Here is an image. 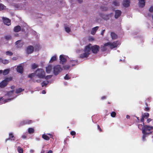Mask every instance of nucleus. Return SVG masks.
Masks as SVG:
<instances>
[{
  "mask_svg": "<svg viewBox=\"0 0 153 153\" xmlns=\"http://www.w3.org/2000/svg\"><path fill=\"white\" fill-rule=\"evenodd\" d=\"M15 88V86H14V85L12 86L11 87V88L12 89H14Z\"/></svg>",
  "mask_w": 153,
  "mask_h": 153,
  "instance_id": "obj_54",
  "label": "nucleus"
},
{
  "mask_svg": "<svg viewBox=\"0 0 153 153\" xmlns=\"http://www.w3.org/2000/svg\"><path fill=\"white\" fill-rule=\"evenodd\" d=\"M53 67L51 65H48L46 67V71L47 73L50 74L53 72Z\"/></svg>",
  "mask_w": 153,
  "mask_h": 153,
  "instance_id": "obj_7",
  "label": "nucleus"
},
{
  "mask_svg": "<svg viewBox=\"0 0 153 153\" xmlns=\"http://www.w3.org/2000/svg\"><path fill=\"white\" fill-rule=\"evenodd\" d=\"M5 53L6 55L10 56H12L13 55V53L10 51H6Z\"/></svg>",
  "mask_w": 153,
  "mask_h": 153,
  "instance_id": "obj_32",
  "label": "nucleus"
},
{
  "mask_svg": "<svg viewBox=\"0 0 153 153\" xmlns=\"http://www.w3.org/2000/svg\"><path fill=\"white\" fill-rule=\"evenodd\" d=\"M21 26L18 25L14 27L13 31L15 32H18L21 30Z\"/></svg>",
  "mask_w": 153,
  "mask_h": 153,
  "instance_id": "obj_18",
  "label": "nucleus"
},
{
  "mask_svg": "<svg viewBox=\"0 0 153 153\" xmlns=\"http://www.w3.org/2000/svg\"><path fill=\"white\" fill-rule=\"evenodd\" d=\"M119 1L118 0H116L114 1L113 2V4L115 6H118L119 4Z\"/></svg>",
  "mask_w": 153,
  "mask_h": 153,
  "instance_id": "obj_29",
  "label": "nucleus"
},
{
  "mask_svg": "<svg viewBox=\"0 0 153 153\" xmlns=\"http://www.w3.org/2000/svg\"><path fill=\"white\" fill-rule=\"evenodd\" d=\"M17 71L21 74L23 73L24 71L23 67L21 65V64H20L18 65L16 68Z\"/></svg>",
  "mask_w": 153,
  "mask_h": 153,
  "instance_id": "obj_13",
  "label": "nucleus"
},
{
  "mask_svg": "<svg viewBox=\"0 0 153 153\" xmlns=\"http://www.w3.org/2000/svg\"><path fill=\"white\" fill-rule=\"evenodd\" d=\"M149 11L150 12L153 11V7H152L149 8Z\"/></svg>",
  "mask_w": 153,
  "mask_h": 153,
  "instance_id": "obj_47",
  "label": "nucleus"
},
{
  "mask_svg": "<svg viewBox=\"0 0 153 153\" xmlns=\"http://www.w3.org/2000/svg\"><path fill=\"white\" fill-rule=\"evenodd\" d=\"M22 137L24 139H26V138L27 137L25 135H23L22 136Z\"/></svg>",
  "mask_w": 153,
  "mask_h": 153,
  "instance_id": "obj_50",
  "label": "nucleus"
},
{
  "mask_svg": "<svg viewBox=\"0 0 153 153\" xmlns=\"http://www.w3.org/2000/svg\"><path fill=\"white\" fill-rule=\"evenodd\" d=\"M47 153H52V151L51 150H49Z\"/></svg>",
  "mask_w": 153,
  "mask_h": 153,
  "instance_id": "obj_59",
  "label": "nucleus"
},
{
  "mask_svg": "<svg viewBox=\"0 0 153 153\" xmlns=\"http://www.w3.org/2000/svg\"><path fill=\"white\" fill-rule=\"evenodd\" d=\"M71 67L70 65H66L64 66L63 67L65 70H68Z\"/></svg>",
  "mask_w": 153,
  "mask_h": 153,
  "instance_id": "obj_35",
  "label": "nucleus"
},
{
  "mask_svg": "<svg viewBox=\"0 0 153 153\" xmlns=\"http://www.w3.org/2000/svg\"><path fill=\"white\" fill-rule=\"evenodd\" d=\"M99 48L98 45H95L92 47L91 44H89L85 47L83 52L80 54L79 57L82 58L88 57L91 53V49L93 53H96L99 51Z\"/></svg>",
  "mask_w": 153,
  "mask_h": 153,
  "instance_id": "obj_1",
  "label": "nucleus"
},
{
  "mask_svg": "<svg viewBox=\"0 0 153 153\" xmlns=\"http://www.w3.org/2000/svg\"><path fill=\"white\" fill-rule=\"evenodd\" d=\"M142 133L143 134L142 139L143 141L145 140V138L147 137V135L149 134L148 133H146L145 132L144 130L142 131Z\"/></svg>",
  "mask_w": 153,
  "mask_h": 153,
  "instance_id": "obj_22",
  "label": "nucleus"
},
{
  "mask_svg": "<svg viewBox=\"0 0 153 153\" xmlns=\"http://www.w3.org/2000/svg\"><path fill=\"white\" fill-rule=\"evenodd\" d=\"M10 71V69H7L4 70L3 72V74L4 75H5L8 74Z\"/></svg>",
  "mask_w": 153,
  "mask_h": 153,
  "instance_id": "obj_25",
  "label": "nucleus"
},
{
  "mask_svg": "<svg viewBox=\"0 0 153 153\" xmlns=\"http://www.w3.org/2000/svg\"><path fill=\"white\" fill-rule=\"evenodd\" d=\"M46 93V91L45 90H43L42 91V93L43 94H45Z\"/></svg>",
  "mask_w": 153,
  "mask_h": 153,
  "instance_id": "obj_51",
  "label": "nucleus"
},
{
  "mask_svg": "<svg viewBox=\"0 0 153 153\" xmlns=\"http://www.w3.org/2000/svg\"><path fill=\"white\" fill-rule=\"evenodd\" d=\"M57 59V55L55 54L51 58V59L49 61V63H52L53 62L56 61Z\"/></svg>",
  "mask_w": 153,
  "mask_h": 153,
  "instance_id": "obj_16",
  "label": "nucleus"
},
{
  "mask_svg": "<svg viewBox=\"0 0 153 153\" xmlns=\"http://www.w3.org/2000/svg\"><path fill=\"white\" fill-rule=\"evenodd\" d=\"M130 117V116L128 115H127L126 116V118H127V119H129V118Z\"/></svg>",
  "mask_w": 153,
  "mask_h": 153,
  "instance_id": "obj_55",
  "label": "nucleus"
},
{
  "mask_svg": "<svg viewBox=\"0 0 153 153\" xmlns=\"http://www.w3.org/2000/svg\"><path fill=\"white\" fill-rule=\"evenodd\" d=\"M99 27L98 26H96L94 27L93 28L91 31V34L92 35H94L96 33L97 30L98 28Z\"/></svg>",
  "mask_w": 153,
  "mask_h": 153,
  "instance_id": "obj_21",
  "label": "nucleus"
},
{
  "mask_svg": "<svg viewBox=\"0 0 153 153\" xmlns=\"http://www.w3.org/2000/svg\"><path fill=\"white\" fill-rule=\"evenodd\" d=\"M77 61L76 60H71L70 62V64H71L70 65L71 66H73L75 65Z\"/></svg>",
  "mask_w": 153,
  "mask_h": 153,
  "instance_id": "obj_28",
  "label": "nucleus"
},
{
  "mask_svg": "<svg viewBox=\"0 0 153 153\" xmlns=\"http://www.w3.org/2000/svg\"><path fill=\"white\" fill-rule=\"evenodd\" d=\"M111 37L113 39H115L117 38V35L114 33L111 32Z\"/></svg>",
  "mask_w": 153,
  "mask_h": 153,
  "instance_id": "obj_24",
  "label": "nucleus"
},
{
  "mask_svg": "<svg viewBox=\"0 0 153 153\" xmlns=\"http://www.w3.org/2000/svg\"><path fill=\"white\" fill-rule=\"evenodd\" d=\"M42 137L43 139L47 140H48L49 139V137L45 134H43Z\"/></svg>",
  "mask_w": 153,
  "mask_h": 153,
  "instance_id": "obj_26",
  "label": "nucleus"
},
{
  "mask_svg": "<svg viewBox=\"0 0 153 153\" xmlns=\"http://www.w3.org/2000/svg\"><path fill=\"white\" fill-rule=\"evenodd\" d=\"M120 44V42L118 41H115L113 43L108 42L105 43L102 47V50L103 51H105L108 48V47H109L110 48L112 49L117 47Z\"/></svg>",
  "mask_w": 153,
  "mask_h": 153,
  "instance_id": "obj_2",
  "label": "nucleus"
},
{
  "mask_svg": "<svg viewBox=\"0 0 153 153\" xmlns=\"http://www.w3.org/2000/svg\"><path fill=\"white\" fill-rule=\"evenodd\" d=\"M21 40H19L16 42L15 45H17L16 47L17 48H21L22 47L23 43L21 42Z\"/></svg>",
  "mask_w": 153,
  "mask_h": 153,
  "instance_id": "obj_15",
  "label": "nucleus"
},
{
  "mask_svg": "<svg viewBox=\"0 0 153 153\" xmlns=\"http://www.w3.org/2000/svg\"><path fill=\"white\" fill-rule=\"evenodd\" d=\"M12 59L13 60H16L17 59L16 57H13L12 58Z\"/></svg>",
  "mask_w": 153,
  "mask_h": 153,
  "instance_id": "obj_52",
  "label": "nucleus"
},
{
  "mask_svg": "<svg viewBox=\"0 0 153 153\" xmlns=\"http://www.w3.org/2000/svg\"><path fill=\"white\" fill-rule=\"evenodd\" d=\"M143 116L144 117H149V114L148 113H144V114L143 115Z\"/></svg>",
  "mask_w": 153,
  "mask_h": 153,
  "instance_id": "obj_38",
  "label": "nucleus"
},
{
  "mask_svg": "<svg viewBox=\"0 0 153 153\" xmlns=\"http://www.w3.org/2000/svg\"><path fill=\"white\" fill-rule=\"evenodd\" d=\"M12 80V78L11 77H6L4 79L0 82V88H3L5 87L8 84V82Z\"/></svg>",
  "mask_w": 153,
  "mask_h": 153,
  "instance_id": "obj_4",
  "label": "nucleus"
},
{
  "mask_svg": "<svg viewBox=\"0 0 153 153\" xmlns=\"http://www.w3.org/2000/svg\"><path fill=\"white\" fill-rule=\"evenodd\" d=\"M64 79L66 80H68L69 79L70 77L69 76H68V75H66L65 77H64Z\"/></svg>",
  "mask_w": 153,
  "mask_h": 153,
  "instance_id": "obj_44",
  "label": "nucleus"
},
{
  "mask_svg": "<svg viewBox=\"0 0 153 153\" xmlns=\"http://www.w3.org/2000/svg\"><path fill=\"white\" fill-rule=\"evenodd\" d=\"M145 0H139V5L140 7H143L145 5Z\"/></svg>",
  "mask_w": 153,
  "mask_h": 153,
  "instance_id": "obj_20",
  "label": "nucleus"
},
{
  "mask_svg": "<svg viewBox=\"0 0 153 153\" xmlns=\"http://www.w3.org/2000/svg\"><path fill=\"white\" fill-rule=\"evenodd\" d=\"M104 31H105V30H103L102 31V33H101V34H102V35H103V33H104Z\"/></svg>",
  "mask_w": 153,
  "mask_h": 153,
  "instance_id": "obj_64",
  "label": "nucleus"
},
{
  "mask_svg": "<svg viewBox=\"0 0 153 153\" xmlns=\"http://www.w3.org/2000/svg\"><path fill=\"white\" fill-rule=\"evenodd\" d=\"M138 128H139L142 130L143 131V128H144V126H143L142 124H139L138 125Z\"/></svg>",
  "mask_w": 153,
  "mask_h": 153,
  "instance_id": "obj_40",
  "label": "nucleus"
},
{
  "mask_svg": "<svg viewBox=\"0 0 153 153\" xmlns=\"http://www.w3.org/2000/svg\"><path fill=\"white\" fill-rule=\"evenodd\" d=\"M9 61L7 59H2V63L4 64H6L8 63Z\"/></svg>",
  "mask_w": 153,
  "mask_h": 153,
  "instance_id": "obj_34",
  "label": "nucleus"
},
{
  "mask_svg": "<svg viewBox=\"0 0 153 153\" xmlns=\"http://www.w3.org/2000/svg\"><path fill=\"white\" fill-rule=\"evenodd\" d=\"M2 73H3V71L2 70H0V74H1Z\"/></svg>",
  "mask_w": 153,
  "mask_h": 153,
  "instance_id": "obj_63",
  "label": "nucleus"
},
{
  "mask_svg": "<svg viewBox=\"0 0 153 153\" xmlns=\"http://www.w3.org/2000/svg\"><path fill=\"white\" fill-rule=\"evenodd\" d=\"M5 6L1 4H0V11L3 10L4 9Z\"/></svg>",
  "mask_w": 153,
  "mask_h": 153,
  "instance_id": "obj_36",
  "label": "nucleus"
},
{
  "mask_svg": "<svg viewBox=\"0 0 153 153\" xmlns=\"http://www.w3.org/2000/svg\"><path fill=\"white\" fill-rule=\"evenodd\" d=\"M62 70L60 65H56L53 67V72L56 75L58 74Z\"/></svg>",
  "mask_w": 153,
  "mask_h": 153,
  "instance_id": "obj_5",
  "label": "nucleus"
},
{
  "mask_svg": "<svg viewBox=\"0 0 153 153\" xmlns=\"http://www.w3.org/2000/svg\"><path fill=\"white\" fill-rule=\"evenodd\" d=\"M33 121L31 120L26 119L21 121L19 124V126H21L26 125H30L32 123Z\"/></svg>",
  "mask_w": 153,
  "mask_h": 153,
  "instance_id": "obj_6",
  "label": "nucleus"
},
{
  "mask_svg": "<svg viewBox=\"0 0 153 153\" xmlns=\"http://www.w3.org/2000/svg\"><path fill=\"white\" fill-rule=\"evenodd\" d=\"M38 69L33 73H31L28 75V77L30 78L34 82H38Z\"/></svg>",
  "mask_w": 153,
  "mask_h": 153,
  "instance_id": "obj_3",
  "label": "nucleus"
},
{
  "mask_svg": "<svg viewBox=\"0 0 153 153\" xmlns=\"http://www.w3.org/2000/svg\"><path fill=\"white\" fill-rule=\"evenodd\" d=\"M144 117H143V116H142V118L141 119V121L143 122V124H144L143 121L144 120Z\"/></svg>",
  "mask_w": 153,
  "mask_h": 153,
  "instance_id": "obj_46",
  "label": "nucleus"
},
{
  "mask_svg": "<svg viewBox=\"0 0 153 153\" xmlns=\"http://www.w3.org/2000/svg\"><path fill=\"white\" fill-rule=\"evenodd\" d=\"M116 115V113L115 112H112L111 113V116L113 117H114Z\"/></svg>",
  "mask_w": 153,
  "mask_h": 153,
  "instance_id": "obj_41",
  "label": "nucleus"
},
{
  "mask_svg": "<svg viewBox=\"0 0 153 153\" xmlns=\"http://www.w3.org/2000/svg\"><path fill=\"white\" fill-rule=\"evenodd\" d=\"M17 150L19 153H23V149L20 146H18L17 147Z\"/></svg>",
  "mask_w": 153,
  "mask_h": 153,
  "instance_id": "obj_31",
  "label": "nucleus"
},
{
  "mask_svg": "<svg viewBox=\"0 0 153 153\" xmlns=\"http://www.w3.org/2000/svg\"><path fill=\"white\" fill-rule=\"evenodd\" d=\"M12 99H7L6 100H4V103H5V102H7L10 101V100H11Z\"/></svg>",
  "mask_w": 153,
  "mask_h": 153,
  "instance_id": "obj_43",
  "label": "nucleus"
},
{
  "mask_svg": "<svg viewBox=\"0 0 153 153\" xmlns=\"http://www.w3.org/2000/svg\"><path fill=\"white\" fill-rule=\"evenodd\" d=\"M121 14V11L117 10L115 11V18L117 19L119 17Z\"/></svg>",
  "mask_w": 153,
  "mask_h": 153,
  "instance_id": "obj_19",
  "label": "nucleus"
},
{
  "mask_svg": "<svg viewBox=\"0 0 153 153\" xmlns=\"http://www.w3.org/2000/svg\"><path fill=\"white\" fill-rule=\"evenodd\" d=\"M71 134L72 135H74L75 134L76 132L74 131H72L71 132Z\"/></svg>",
  "mask_w": 153,
  "mask_h": 153,
  "instance_id": "obj_45",
  "label": "nucleus"
},
{
  "mask_svg": "<svg viewBox=\"0 0 153 153\" xmlns=\"http://www.w3.org/2000/svg\"><path fill=\"white\" fill-rule=\"evenodd\" d=\"M88 39L89 41H92L94 40V38L92 37H89Z\"/></svg>",
  "mask_w": 153,
  "mask_h": 153,
  "instance_id": "obj_48",
  "label": "nucleus"
},
{
  "mask_svg": "<svg viewBox=\"0 0 153 153\" xmlns=\"http://www.w3.org/2000/svg\"><path fill=\"white\" fill-rule=\"evenodd\" d=\"M16 137L14 136L13 134L12 133H10L9 134V137L6 139L5 140V141L6 142H7L8 140L14 141Z\"/></svg>",
  "mask_w": 153,
  "mask_h": 153,
  "instance_id": "obj_10",
  "label": "nucleus"
},
{
  "mask_svg": "<svg viewBox=\"0 0 153 153\" xmlns=\"http://www.w3.org/2000/svg\"><path fill=\"white\" fill-rule=\"evenodd\" d=\"M3 22L5 25L8 26H9L10 25L11 21L9 19L3 17Z\"/></svg>",
  "mask_w": 153,
  "mask_h": 153,
  "instance_id": "obj_14",
  "label": "nucleus"
},
{
  "mask_svg": "<svg viewBox=\"0 0 153 153\" xmlns=\"http://www.w3.org/2000/svg\"><path fill=\"white\" fill-rule=\"evenodd\" d=\"M13 91H14L13 90V91H10V92H8L7 94L8 95H9V94H10V93H13Z\"/></svg>",
  "mask_w": 153,
  "mask_h": 153,
  "instance_id": "obj_53",
  "label": "nucleus"
},
{
  "mask_svg": "<svg viewBox=\"0 0 153 153\" xmlns=\"http://www.w3.org/2000/svg\"><path fill=\"white\" fill-rule=\"evenodd\" d=\"M28 132L30 134L33 133L34 132V130L32 128H29L28 129Z\"/></svg>",
  "mask_w": 153,
  "mask_h": 153,
  "instance_id": "obj_33",
  "label": "nucleus"
},
{
  "mask_svg": "<svg viewBox=\"0 0 153 153\" xmlns=\"http://www.w3.org/2000/svg\"><path fill=\"white\" fill-rule=\"evenodd\" d=\"M98 128L99 129V130L101 131V129L100 128L99 126H98Z\"/></svg>",
  "mask_w": 153,
  "mask_h": 153,
  "instance_id": "obj_62",
  "label": "nucleus"
},
{
  "mask_svg": "<svg viewBox=\"0 0 153 153\" xmlns=\"http://www.w3.org/2000/svg\"><path fill=\"white\" fill-rule=\"evenodd\" d=\"M81 51L77 50L76 51V52L77 53H80L81 52Z\"/></svg>",
  "mask_w": 153,
  "mask_h": 153,
  "instance_id": "obj_58",
  "label": "nucleus"
},
{
  "mask_svg": "<svg viewBox=\"0 0 153 153\" xmlns=\"http://www.w3.org/2000/svg\"><path fill=\"white\" fill-rule=\"evenodd\" d=\"M45 73L42 69H39V78H44L45 77Z\"/></svg>",
  "mask_w": 153,
  "mask_h": 153,
  "instance_id": "obj_11",
  "label": "nucleus"
},
{
  "mask_svg": "<svg viewBox=\"0 0 153 153\" xmlns=\"http://www.w3.org/2000/svg\"><path fill=\"white\" fill-rule=\"evenodd\" d=\"M2 58H0V63H2Z\"/></svg>",
  "mask_w": 153,
  "mask_h": 153,
  "instance_id": "obj_56",
  "label": "nucleus"
},
{
  "mask_svg": "<svg viewBox=\"0 0 153 153\" xmlns=\"http://www.w3.org/2000/svg\"><path fill=\"white\" fill-rule=\"evenodd\" d=\"M145 109H146V111H148L149 110V108H146Z\"/></svg>",
  "mask_w": 153,
  "mask_h": 153,
  "instance_id": "obj_61",
  "label": "nucleus"
},
{
  "mask_svg": "<svg viewBox=\"0 0 153 153\" xmlns=\"http://www.w3.org/2000/svg\"><path fill=\"white\" fill-rule=\"evenodd\" d=\"M4 37L7 40H10L11 39V36L10 35L6 36Z\"/></svg>",
  "mask_w": 153,
  "mask_h": 153,
  "instance_id": "obj_39",
  "label": "nucleus"
},
{
  "mask_svg": "<svg viewBox=\"0 0 153 153\" xmlns=\"http://www.w3.org/2000/svg\"><path fill=\"white\" fill-rule=\"evenodd\" d=\"M151 121V120L150 118L148 119L147 120V122L148 123H149V122H150Z\"/></svg>",
  "mask_w": 153,
  "mask_h": 153,
  "instance_id": "obj_49",
  "label": "nucleus"
},
{
  "mask_svg": "<svg viewBox=\"0 0 153 153\" xmlns=\"http://www.w3.org/2000/svg\"><path fill=\"white\" fill-rule=\"evenodd\" d=\"M130 3L129 0H124L123 2V5L125 7H128L129 6Z\"/></svg>",
  "mask_w": 153,
  "mask_h": 153,
  "instance_id": "obj_17",
  "label": "nucleus"
},
{
  "mask_svg": "<svg viewBox=\"0 0 153 153\" xmlns=\"http://www.w3.org/2000/svg\"><path fill=\"white\" fill-rule=\"evenodd\" d=\"M70 27L71 26L69 25H66L65 27V30L66 32L69 33L70 32Z\"/></svg>",
  "mask_w": 153,
  "mask_h": 153,
  "instance_id": "obj_23",
  "label": "nucleus"
},
{
  "mask_svg": "<svg viewBox=\"0 0 153 153\" xmlns=\"http://www.w3.org/2000/svg\"><path fill=\"white\" fill-rule=\"evenodd\" d=\"M37 67H38V65H36V64L34 63L32 65V68L33 69H34L35 68H37Z\"/></svg>",
  "mask_w": 153,
  "mask_h": 153,
  "instance_id": "obj_37",
  "label": "nucleus"
},
{
  "mask_svg": "<svg viewBox=\"0 0 153 153\" xmlns=\"http://www.w3.org/2000/svg\"><path fill=\"white\" fill-rule=\"evenodd\" d=\"M153 128V127L152 126H144V128H143V131L144 130L145 132L149 134L151 132L150 131L152 130Z\"/></svg>",
  "mask_w": 153,
  "mask_h": 153,
  "instance_id": "obj_9",
  "label": "nucleus"
},
{
  "mask_svg": "<svg viewBox=\"0 0 153 153\" xmlns=\"http://www.w3.org/2000/svg\"><path fill=\"white\" fill-rule=\"evenodd\" d=\"M52 76V75H48L46 76H45V77L44 79H49L51 78Z\"/></svg>",
  "mask_w": 153,
  "mask_h": 153,
  "instance_id": "obj_42",
  "label": "nucleus"
},
{
  "mask_svg": "<svg viewBox=\"0 0 153 153\" xmlns=\"http://www.w3.org/2000/svg\"><path fill=\"white\" fill-rule=\"evenodd\" d=\"M67 56L64 55H61L59 56L60 62L63 64L67 61Z\"/></svg>",
  "mask_w": 153,
  "mask_h": 153,
  "instance_id": "obj_8",
  "label": "nucleus"
},
{
  "mask_svg": "<svg viewBox=\"0 0 153 153\" xmlns=\"http://www.w3.org/2000/svg\"><path fill=\"white\" fill-rule=\"evenodd\" d=\"M4 98L3 97H0V101H1V100H3Z\"/></svg>",
  "mask_w": 153,
  "mask_h": 153,
  "instance_id": "obj_57",
  "label": "nucleus"
},
{
  "mask_svg": "<svg viewBox=\"0 0 153 153\" xmlns=\"http://www.w3.org/2000/svg\"><path fill=\"white\" fill-rule=\"evenodd\" d=\"M24 90V89H22L21 88L16 89V94H19Z\"/></svg>",
  "mask_w": 153,
  "mask_h": 153,
  "instance_id": "obj_27",
  "label": "nucleus"
},
{
  "mask_svg": "<svg viewBox=\"0 0 153 153\" xmlns=\"http://www.w3.org/2000/svg\"><path fill=\"white\" fill-rule=\"evenodd\" d=\"M105 96H103L101 97V99L102 100H103L104 99H105Z\"/></svg>",
  "mask_w": 153,
  "mask_h": 153,
  "instance_id": "obj_60",
  "label": "nucleus"
},
{
  "mask_svg": "<svg viewBox=\"0 0 153 153\" xmlns=\"http://www.w3.org/2000/svg\"><path fill=\"white\" fill-rule=\"evenodd\" d=\"M48 83V81H45L41 83L42 86V87L46 86Z\"/></svg>",
  "mask_w": 153,
  "mask_h": 153,
  "instance_id": "obj_30",
  "label": "nucleus"
},
{
  "mask_svg": "<svg viewBox=\"0 0 153 153\" xmlns=\"http://www.w3.org/2000/svg\"><path fill=\"white\" fill-rule=\"evenodd\" d=\"M33 47L32 45H30L27 47L26 52L28 54H30L33 53Z\"/></svg>",
  "mask_w": 153,
  "mask_h": 153,
  "instance_id": "obj_12",
  "label": "nucleus"
}]
</instances>
